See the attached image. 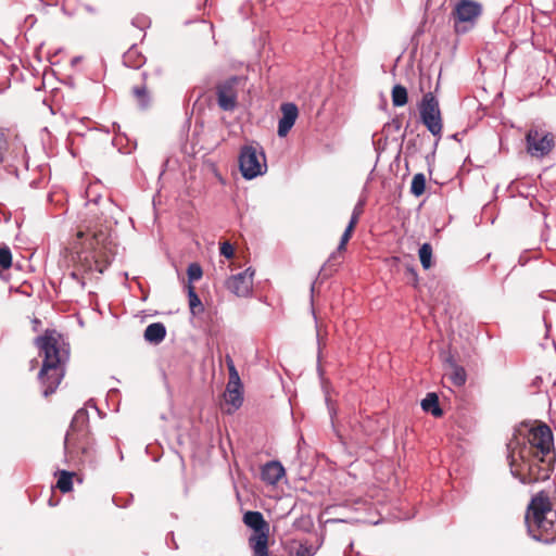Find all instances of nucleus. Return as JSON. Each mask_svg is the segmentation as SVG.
<instances>
[{"instance_id":"nucleus-1","label":"nucleus","mask_w":556,"mask_h":556,"mask_svg":"<svg viewBox=\"0 0 556 556\" xmlns=\"http://www.w3.org/2000/svg\"><path fill=\"white\" fill-rule=\"evenodd\" d=\"M511 475L523 484L549 478L554 454V439L548 426L541 424L518 429L507 444Z\"/></svg>"},{"instance_id":"nucleus-2","label":"nucleus","mask_w":556,"mask_h":556,"mask_svg":"<svg viewBox=\"0 0 556 556\" xmlns=\"http://www.w3.org/2000/svg\"><path fill=\"white\" fill-rule=\"evenodd\" d=\"M35 344L43 355L38 380L42 395L48 397L56 391L64 377V365L68 361L70 349L63 336L55 330H46L42 336L36 338Z\"/></svg>"},{"instance_id":"nucleus-3","label":"nucleus","mask_w":556,"mask_h":556,"mask_svg":"<svg viewBox=\"0 0 556 556\" xmlns=\"http://www.w3.org/2000/svg\"><path fill=\"white\" fill-rule=\"evenodd\" d=\"M525 519L528 532L534 540L544 543L556 541V511L552 509L547 496H534Z\"/></svg>"},{"instance_id":"nucleus-4","label":"nucleus","mask_w":556,"mask_h":556,"mask_svg":"<svg viewBox=\"0 0 556 556\" xmlns=\"http://www.w3.org/2000/svg\"><path fill=\"white\" fill-rule=\"evenodd\" d=\"M239 168L243 178L251 180L267 170L266 157L262 147L256 142L244 144L239 154Z\"/></svg>"},{"instance_id":"nucleus-5","label":"nucleus","mask_w":556,"mask_h":556,"mask_svg":"<svg viewBox=\"0 0 556 556\" xmlns=\"http://www.w3.org/2000/svg\"><path fill=\"white\" fill-rule=\"evenodd\" d=\"M527 152L535 159H543L555 147V137L552 132L532 127L526 135Z\"/></svg>"},{"instance_id":"nucleus-6","label":"nucleus","mask_w":556,"mask_h":556,"mask_svg":"<svg viewBox=\"0 0 556 556\" xmlns=\"http://www.w3.org/2000/svg\"><path fill=\"white\" fill-rule=\"evenodd\" d=\"M420 117L422 124L433 136H441L442 132V118L439 106V101L432 92H427L421 100L419 106Z\"/></svg>"},{"instance_id":"nucleus-7","label":"nucleus","mask_w":556,"mask_h":556,"mask_svg":"<svg viewBox=\"0 0 556 556\" xmlns=\"http://www.w3.org/2000/svg\"><path fill=\"white\" fill-rule=\"evenodd\" d=\"M229 367V381L224 393L225 402L231 405L232 409H228V413L238 409L243 402L242 384L240 377L231 359L228 362Z\"/></svg>"},{"instance_id":"nucleus-8","label":"nucleus","mask_w":556,"mask_h":556,"mask_svg":"<svg viewBox=\"0 0 556 556\" xmlns=\"http://www.w3.org/2000/svg\"><path fill=\"white\" fill-rule=\"evenodd\" d=\"M239 79L231 77L217 86V103L224 111H233L237 106V85Z\"/></svg>"},{"instance_id":"nucleus-9","label":"nucleus","mask_w":556,"mask_h":556,"mask_svg":"<svg viewBox=\"0 0 556 556\" xmlns=\"http://www.w3.org/2000/svg\"><path fill=\"white\" fill-rule=\"evenodd\" d=\"M254 270L251 268L231 276L227 280V288L238 296H248L253 287Z\"/></svg>"},{"instance_id":"nucleus-10","label":"nucleus","mask_w":556,"mask_h":556,"mask_svg":"<svg viewBox=\"0 0 556 556\" xmlns=\"http://www.w3.org/2000/svg\"><path fill=\"white\" fill-rule=\"evenodd\" d=\"M481 12V4L472 0H460L454 10V14L460 23L473 22L480 16Z\"/></svg>"},{"instance_id":"nucleus-11","label":"nucleus","mask_w":556,"mask_h":556,"mask_svg":"<svg viewBox=\"0 0 556 556\" xmlns=\"http://www.w3.org/2000/svg\"><path fill=\"white\" fill-rule=\"evenodd\" d=\"M280 110H281V117L279 118V122H278L277 134L279 137L282 138V137H286L288 135V132L291 130V128L293 127V125L298 118V115H299V110H298V106L291 102L283 103L281 105Z\"/></svg>"},{"instance_id":"nucleus-12","label":"nucleus","mask_w":556,"mask_h":556,"mask_svg":"<svg viewBox=\"0 0 556 556\" xmlns=\"http://www.w3.org/2000/svg\"><path fill=\"white\" fill-rule=\"evenodd\" d=\"M269 530L252 533L249 538V546L253 556H268Z\"/></svg>"},{"instance_id":"nucleus-13","label":"nucleus","mask_w":556,"mask_h":556,"mask_svg":"<svg viewBox=\"0 0 556 556\" xmlns=\"http://www.w3.org/2000/svg\"><path fill=\"white\" fill-rule=\"evenodd\" d=\"M262 480L268 484H276L285 476V468L279 462L273 460L262 468Z\"/></svg>"},{"instance_id":"nucleus-14","label":"nucleus","mask_w":556,"mask_h":556,"mask_svg":"<svg viewBox=\"0 0 556 556\" xmlns=\"http://www.w3.org/2000/svg\"><path fill=\"white\" fill-rule=\"evenodd\" d=\"M88 414L87 410L84 408H80L76 412L72 424H71V430L66 433L65 440H64V450L65 454L70 455L73 454L75 451V445L73 443V431L75 430L76 426L78 424L84 425L87 421Z\"/></svg>"},{"instance_id":"nucleus-15","label":"nucleus","mask_w":556,"mask_h":556,"mask_svg":"<svg viewBox=\"0 0 556 556\" xmlns=\"http://www.w3.org/2000/svg\"><path fill=\"white\" fill-rule=\"evenodd\" d=\"M244 525L253 530V533L269 530V525L264 519V516L260 511L249 510L243 515Z\"/></svg>"},{"instance_id":"nucleus-16","label":"nucleus","mask_w":556,"mask_h":556,"mask_svg":"<svg viewBox=\"0 0 556 556\" xmlns=\"http://www.w3.org/2000/svg\"><path fill=\"white\" fill-rule=\"evenodd\" d=\"M166 336V328L162 323L150 324L144 330V340L152 344L161 343Z\"/></svg>"},{"instance_id":"nucleus-17","label":"nucleus","mask_w":556,"mask_h":556,"mask_svg":"<svg viewBox=\"0 0 556 556\" xmlns=\"http://www.w3.org/2000/svg\"><path fill=\"white\" fill-rule=\"evenodd\" d=\"M448 379L455 387H463L467 380V374L464 367L456 363L450 364V371L447 374Z\"/></svg>"},{"instance_id":"nucleus-18","label":"nucleus","mask_w":556,"mask_h":556,"mask_svg":"<svg viewBox=\"0 0 556 556\" xmlns=\"http://www.w3.org/2000/svg\"><path fill=\"white\" fill-rule=\"evenodd\" d=\"M421 408L425 412H430L435 417H440L443 414L439 405L438 395L435 393L427 394V396L421 401Z\"/></svg>"},{"instance_id":"nucleus-19","label":"nucleus","mask_w":556,"mask_h":556,"mask_svg":"<svg viewBox=\"0 0 556 556\" xmlns=\"http://www.w3.org/2000/svg\"><path fill=\"white\" fill-rule=\"evenodd\" d=\"M392 103L394 106H403L407 103V90L402 85H395L393 87Z\"/></svg>"},{"instance_id":"nucleus-20","label":"nucleus","mask_w":556,"mask_h":556,"mask_svg":"<svg viewBox=\"0 0 556 556\" xmlns=\"http://www.w3.org/2000/svg\"><path fill=\"white\" fill-rule=\"evenodd\" d=\"M56 486L63 493L70 492L73 488V473L66 470H61L56 482Z\"/></svg>"},{"instance_id":"nucleus-21","label":"nucleus","mask_w":556,"mask_h":556,"mask_svg":"<svg viewBox=\"0 0 556 556\" xmlns=\"http://www.w3.org/2000/svg\"><path fill=\"white\" fill-rule=\"evenodd\" d=\"M425 188H426L425 175L421 173L414 175L412 185H410V192L415 197H420L425 192Z\"/></svg>"},{"instance_id":"nucleus-22","label":"nucleus","mask_w":556,"mask_h":556,"mask_svg":"<svg viewBox=\"0 0 556 556\" xmlns=\"http://www.w3.org/2000/svg\"><path fill=\"white\" fill-rule=\"evenodd\" d=\"M419 258L425 269H429L431 267L432 247L430 243H424L419 248Z\"/></svg>"},{"instance_id":"nucleus-23","label":"nucleus","mask_w":556,"mask_h":556,"mask_svg":"<svg viewBox=\"0 0 556 556\" xmlns=\"http://www.w3.org/2000/svg\"><path fill=\"white\" fill-rule=\"evenodd\" d=\"M188 298L190 311L193 315L197 314V308H199V312L203 309L200 298L198 296L197 292L194 291V288L190 283L188 285Z\"/></svg>"},{"instance_id":"nucleus-24","label":"nucleus","mask_w":556,"mask_h":556,"mask_svg":"<svg viewBox=\"0 0 556 556\" xmlns=\"http://www.w3.org/2000/svg\"><path fill=\"white\" fill-rule=\"evenodd\" d=\"M134 96L137 98V101L141 109H147L149 106V96L144 86H136L132 89Z\"/></svg>"},{"instance_id":"nucleus-25","label":"nucleus","mask_w":556,"mask_h":556,"mask_svg":"<svg viewBox=\"0 0 556 556\" xmlns=\"http://www.w3.org/2000/svg\"><path fill=\"white\" fill-rule=\"evenodd\" d=\"M12 264V254L8 247L0 248V267L8 269Z\"/></svg>"},{"instance_id":"nucleus-26","label":"nucleus","mask_w":556,"mask_h":556,"mask_svg":"<svg viewBox=\"0 0 556 556\" xmlns=\"http://www.w3.org/2000/svg\"><path fill=\"white\" fill-rule=\"evenodd\" d=\"M187 274H188V278L190 281H195V280L201 279L203 271L199 264L191 263L188 266Z\"/></svg>"},{"instance_id":"nucleus-27","label":"nucleus","mask_w":556,"mask_h":556,"mask_svg":"<svg viewBox=\"0 0 556 556\" xmlns=\"http://www.w3.org/2000/svg\"><path fill=\"white\" fill-rule=\"evenodd\" d=\"M355 227L353 226H350L348 225L344 232L342 233L341 236V240L339 242V245H338V249H337V252L340 253L342 251L345 250V247H346V243L349 242V240L351 239L352 237V232L354 230Z\"/></svg>"},{"instance_id":"nucleus-28","label":"nucleus","mask_w":556,"mask_h":556,"mask_svg":"<svg viewBox=\"0 0 556 556\" xmlns=\"http://www.w3.org/2000/svg\"><path fill=\"white\" fill-rule=\"evenodd\" d=\"M364 211V201H358L357 204L354 206V210L352 212L351 219L348 225L355 227L358 223V219Z\"/></svg>"},{"instance_id":"nucleus-29","label":"nucleus","mask_w":556,"mask_h":556,"mask_svg":"<svg viewBox=\"0 0 556 556\" xmlns=\"http://www.w3.org/2000/svg\"><path fill=\"white\" fill-rule=\"evenodd\" d=\"M220 254L226 258H231L235 254V249L230 242L225 241L220 244Z\"/></svg>"},{"instance_id":"nucleus-30","label":"nucleus","mask_w":556,"mask_h":556,"mask_svg":"<svg viewBox=\"0 0 556 556\" xmlns=\"http://www.w3.org/2000/svg\"><path fill=\"white\" fill-rule=\"evenodd\" d=\"M92 239L96 241V243H97V244H99V243L104 242V240H105V235H104L102 231H100V232H93V233H92Z\"/></svg>"},{"instance_id":"nucleus-31","label":"nucleus","mask_w":556,"mask_h":556,"mask_svg":"<svg viewBox=\"0 0 556 556\" xmlns=\"http://www.w3.org/2000/svg\"><path fill=\"white\" fill-rule=\"evenodd\" d=\"M71 277H72L75 281H77V282L81 286V288H84V287H85V282H84V280L79 277V275H78L77 273L73 271V273L71 274Z\"/></svg>"},{"instance_id":"nucleus-32","label":"nucleus","mask_w":556,"mask_h":556,"mask_svg":"<svg viewBox=\"0 0 556 556\" xmlns=\"http://www.w3.org/2000/svg\"><path fill=\"white\" fill-rule=\"evenodd\" d=\"M81 454L84 455V457L79 458V462L84 463L89 454V447L81 446Z\"/></svg>"},{"instance_id":"nucleus-33","label":"nucleus","mask_w":556,"mask_h":556,"mask_svg":"<svg viewBox=\"0 0 556 556\" xmlns=\"http://www.w3.org/2000/svg\"><path fill=\"white\" fill-rule=\"evenodd\" d=\"M4 143V135L0 134V155H3L2 144Z\"/></svg>"},{"instance_id":"nucleus-34","label":"nucleus","mask_w":556,"mask_h":556,"mask_svg":"<svg viewBox=\"0 0 556 556\" xmlns=\"http://www.w3.org/2000/svg\"><path fill=\"white\" fill-rule=\"evenodd\" d=\"M77 236H78L79 238H83V237H84V232H83V231H78Z\"/></svg>"},{"instance_id":"nucleus-35","label":"nucleus","mask_w":556,"mask_h":556,"mask_svg":"<svg viewBox=\"0 0 556 556\" xmlns=\"http://www.w3.org/2000/svg\"><path fill=\"white\" fill-rule=\"evenodd\" d=\"M336 257V253H332L331 256L329 257V261L333 260Z\"/></svg>"},{"instance_id":"nucleus-36","label":"nucleus","mask_w":556,"mask_h":556,"mask_svg":"<svg viewBox=\"0 0 556 556\" xmlns=\"http://www.w3.org/2000/svg\"><path fill=\"white\" fill-rule=\"evenodd\" d=\"M2 160H3V155H0V163L2 162Z\"/></svg>"}]
</instances>
